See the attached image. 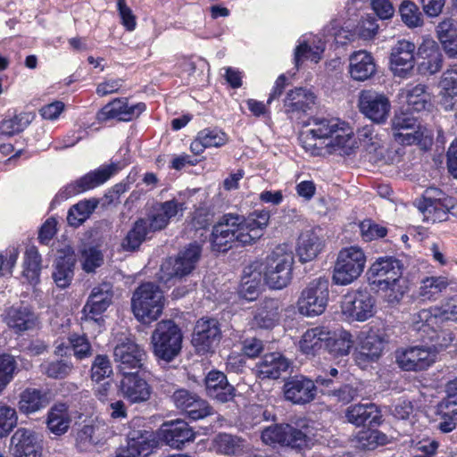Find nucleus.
<instances>
[{"instance_id":"bf43d9fd","label":"nucleus","mask_w":457,"mask_h":457,"mask_svg":"<svg viewBox=\"0 0 457 457\" xmlns=\"http://www.w3.org/2000/svg\"><path fill=\"white\" fill-rule=\"evenodd\" d=\"M387 443V436L375 429L361 430L357 434L354 439L355 447L361 450H373Z\"/></svg>"},{"instance_id":"423d86ee","label":"nucleus","mask_w":457,"mask_h":457,"mask_svg":"<svg viewBox=\"0 0 457 457\" xmlns=\"http://www.w3.org/2000/svg\"><path fill=\"white\" fill-rule=\"evenodd\" d=\"M366 256L362 249L353 245L340 250L333 271V281L337 285H349L362 273Z\"/></svg>"},{"instance_id":"cd10ccee","label":"nucleus","mask_w":457,"mask_h":457,"mask_svg":"<svg viewBox=\"0 0 457 457\" xmlns=\"http://www.w3.org/2000/svg\"><path fill=\"white\" fill-rule=\"evenodd\" d=\"M112 291L110 284H102L95 287L83 308L86 319L97 320L100 316L111 305Z\"/></svg>"},{"instance_id":"864d4df0","label":"nucleus","mask_w":457,"mask_h":457,"mask_svg":"<svg viewBox=\"0 0 457 457\" xmlns=\"http://www.w3.org/2000/svg\"><path fill=\"white\" fill-rule=\"evenodd\" d=\"M440 421L437 428L443 433L452 432L457 427V403L444 398L438 404Z\"/></svg>"},{"instance_id":"bb28decb","label":"nucleus","mask_w":457,"mask_h":457,"mask_svg":"<svg viewBox=\"0 0 457 457\" xmlns=\"http://www.w3.org/2000/svg\"><path fill=\"white\" fill-rule=\"evenodd\" d=\"M237 214L228 213L223 215L220 221L213 226L212 232V242L215 249L226 251L230 248L233 243H236L235 226Z\"/></svg>"},{"instance_id":"0e129e2a","label":"nucleus","mask_w":457,"mask_h":457,"mask_svg":"<svg viewBox=\"0 0 457 457\" xmlns=\"http://www.w3.org/2000/svg\"><path fill=\"white\" fill-rule=\"evenodd\" d=\"M73 370V364L68 360L46 361L40 364V370L47 377L62 379Z\"/></svg>"},{"instance_id":"6ab92c4d","label":"nucleus","mask_w":457,"mask_h":457,"mask_svg":"<svg viewBox=\"0 0 457 457\" xmlns=\"http://www.w3.org/2000/svg\"><path fill=\"white\" fill-rule=\"evenodd\" d=\"M357 135L361 145L369 156L370 162H386L388 147L385 135L378 134L372 126H365L360 129Z\"/></svg>"},{"instance_id":"09e8293b","label":"nucleus","mask_w":457,"mask_h":457,"mask_svg":"<svg viewBox=\"0 0 457 457\" xmlns=\"http://www.w3.org/2000/svg\"><path fill=\"white\" fill-rule=\"evenodd\" d=\"M440 104L445 111H452L454 106L453 99L457 96V68L446 70L439 81Z\"/></svg>"},{"instance_id":"9d476101","label":"nucleus","mask_w":457,"mask_h":457,"mask_svg":"<svg viewBox=\"0 0 457 457\" xmlns=\"http://www.w3.org/2000/svg\"><path fill=\"white\" fill-rule=\"evenodd\" d=\"M270 218L267 210L254 211L247 217L237 215L235 226L236 243L248 245L256 242L262 236L263 229L268 226Z\"/></svg>"},{"instance_id":"69168bd1","label":"nucleus","mask_w":457,"mask_h":457,"mask_svg":"<svg viewBox=\"0 0 457 457\" xmlns=\"http://www.w3.org/2000/svg\"><path fill=\"white\" fill-rule=\"evenodd\" d=\"M402 21L409 28L420 27L423 24L422 14L412 2L403 1L399 8Z\"/></svg>"},{"instance_id":"f03ea898","label":"nucleus","mask_w":457,"mask_h":457,"mask_svg":"<svg viewBox=\"0 0 457 457\" xmlns=\"http://www.w3.org/2000/svg\"><path fill=\"white\" fill-rule=\"evenodd\" d=\"M295 256L288 245L276 246L260 265L264 283L271 289H283L287 287L293 275Z\"/></svg>"},{"instance_id":"6e6d98bb","label":"nucleus","mask_w":457,"mask_h":457,"mask_svg":"<svg viewBox=\"0 0 457 457\" xmlns=\"http://www.w3.org/2000/svg\"><path fill=\"white\" fill-rule=\"evenodd\" d=\"M98 204V200L91 198L79 201L72 205L67 216L69 224L73 227L81 225L93 213Z\"/></svg>"},{"instance_id":"39448f33","label":"nucleus","mask_w":457,"mask_h":457,"mask_svg":"<svg viewBox=\"0 0 457 457\" xmlns=\"http://www.w3.org/2000/svg\"><path fill=\"white\" fill-rule=\"evenodd\" d=\"M202 253L201 245L195 242L181 250L176 258H169L161 265L158 278L168 284L173 279L190 274L195 268Z\"/></svg>"},{"instance_id":"b1692460","label":"nucleus","mask_w":457,"mask_h":457,"mask_svg":"<svg viewBox=\"0 0 457 457\" xmlns=\"http://www.w3.org/2000/svg\"><path fill=\"white\" fill-rule=\"evenodd\" d=\"M122 396L131 403H140L149 400L152 389L149 384L137 372L123 374L120 382Z\"/></svg>"},{"instance_id":"a878e982","label":"nucleus","mask_w":457,"mask_h":457,"mask_svg":"<svg viewBox=\"0 0 457 457\" xmlns=\"http://www.w3.org/2000/svg\"><path fill=\"white\" fill-rule=\"evenodd\" d=\"M76 258L74 251L69 245L57 250V257L54 263L53 278L56 286L61 288L68 287L73 278V266Z\"/></svg>"},{"instance_id":"8fccbe9b","label":"nucleus","mask_w":457,"mask_h":457,"mask_svg":"<svg viewBox=\"0 0 457 457\" xmlns=\"http://www.w3.org/2000/svg\"><path fill=\"white\" fill-rule=\"evenodd\" d=\"M375 285L381 297L390 304L398 303L406 292V286L402 277L396 279L376 281Z\"/></svg>"},{"instance_id":"603ef678","label":"nucleus","mask_w":457,"mask_h":457,"mask_svg":"<svg viewBox=\"0 0 457 457\" xmlns=\"http://www.w3.org/2000/svg\"><path fill=\"white\" fill-rule=\"evenodd\" d=\"M449 285L446 277H427L420 281L418 295L422 301H435Z\"/></svg>"},{"instance_id":"e433bc0d","label":"nucleus","mask_w":457,"mask_h":457,"mask_svg":"<svg viewBox=\"0 0 457 457\" xmlns=\"http://www.w3.org/2000/svg\"><path fill=\"white\" fill-rule=\"evenodd\" d=\"M345 417L350 423L355 426L377 425L380 422L381 414L374 403H359L349 406L346 409Z\"/></svg>"},{"instance_id":"c03bdc74","label":"nucleus","mask_w":457,"mask_h":457,"mask_svg":"<svg viewBox=\"0 0 457 457\" xmlns=\"http://www.w3.org/2000/svg\"><path fill=\"white\" fill-rule=\"evenodd\" d=\"M383 338L375 334L370 333L361 341L359 350L355 353V361L359 365L366 361H377L384 349Z\"/></svg>"},{"instance_id":"49530a36","label":"nucleus","mask_w":457,"mask_h":457,"mask_svg":"<svg viewBox=\"0 0 457 457\" xmlns=\"http://www.w3.org/2000/svg\"><path fill=\"white\" fill-rule=\"evenodd\" d=\"M158 434L152 430L133 429L128 435V443L133 453L144 456H147L158 445Z\"/></svg>"},{"instance_id":"2eb2a0df","label":"nucleus","mask_w":457,"mask_h":457,"mask_svg":"<svg viewBox=\"0 0 457 457\" xmlns=\"http://www.w3.org/2000/svg\"><path fill=\"white\" fill-rule=\"evenodd\" d=\"M185 209V204L175 198L156 203L145 220L151 231H159L165 228L176 217H182Z\"/></svg>"},{"instance_id":"7ed1b4c3","label":"nucleus","mask_w":457,"mask_h":457,"mask_svg":"<svg viewBox=\"0 0 457 457\" xmlns=\"http://www.w3.org/2000/svg\"><path fill=\"white\" fill-rule=\"evenodd\" d=\"M163 292L154 283L141 284L131 298V310L135 318L144 324L158 320L164 307Z\"/></svg>"},{"instance_id":"052dcab7","label":"nucleus","mask_w":457,"mask_h":457,"mask_svg":"<svg viewBox=\"0 0 457 457\" xmlns=\"http://www.w3.org/2000/svg\"><path fill=\"white\" fill-rule=\"evenodd\" d=\"M41 256L36 246H28L24 255L23 276L29 283H37L39 278Z\"/></svg>"},{"instance_id":"774afa93","label":"nucleus","mask_w":457,"mask_h":457,"mask_svg":"<svg viewBox=\"0 0 457 457\" xmlns=\"http://www.w3.org/2000/svg\"><path fill=\"white\" fill-rule=\"evenodd\" d=\"M17 413L15 409L8 405H0V438L4 437L17 425Z\"/></svg>"},{"instance_id":"c85d7f7f","label":"nucleus","mask_w":457,"mask_h":457,"mask_svg":"<svg viewBox=\"0 0 457 457\" xmlns=\"http://www.w3.org/2000/svg\"><path fill=\"white\" fill-rule=\"evenodd\" d=\"M145 109L144 104L129 105L126 98H117L102 108L98 113V119H117L121 121H129L137 117Z\"/></svg>"},{"instance_id":"a18cd8bd","label":"nucleus","mask_w":457,"mask_h":457,"mask_svg":"<svg viewBox=\"0 0 457 457\" xmlns=\"http://www.w3.org/2000/svg\"><path fill=\"white\" fill-rule=\"evenodd\" d=\"M212 449L220 454L237 455L247 450V445L243 438L237 436L220 433L213 437Z\"/></svg>"},{"instance_id":"4468645a","label":"nucleus","mask_w":457,"mask_h":457,"mask_svg":"<svg viewBox=\"0 0 457 457\" xmlns=\"http://www.w3.org/2000/svg\"><path fill=\"white\" fill-rule=\"evenodd\" d=\"M119 170L117 163L102 165L98 169L92 170L76 181L67 185L62 194L66 197H71L77 194L93 189L106 182Z\"/></svg>"},{"instance_id":"c9c22d12","label":"nucleus","mask_w":457,"mask_h":457,"mask_svg":"<svg viewBox=\"0 0 457 457\" xmlns=\"http://www.w3.org/2000/svg\"><path fill=\"white\" fill-rule=\"evenodd\" d=\"M48 403L46 392L34 387H27L19 395L17 407L21 413L30 415L45 409Z\"/></svg>"},{"instance_id":"37998d69","label":"nucleus","mask_w":457,"mask_h":457,"mask_svg":"<svg viewBox=\"0 0 457 457\" xmlns=\"http://www.w3.org/2000/svg\"><path fill=\"white\" fill-rule=\"evenodd\" d=\"M109 435L108 426L103 421H96L83 426L77 434V443L79 447L86 449L89 445L103 444Z\"/></svg>"},{"instance_id":"20e7f679","label":"nucleus","mask_w":457,"mask_h":457,"mask_svg":"<svg viewBox=\"0 0 457 457\" xmlns=\"http://www.w3.org/2000/svg\"><path fill=\"white\" fill-rule=\"evenodd\" d=\"M418 208L423 220L428 222L446 220L449 213L457 216V201L435 187H428L424 191Z\"/></svg>"},{"instance_id":"4d7b16f0","label":"nucleus","mask_w":457,"mask_h":457,"mask_svg":"<svg viewBox=\"0 0 457 457\" xmlns=\"http://www.w3.org/2000/svg\"><path fill=\"white\" fill-rule=\"evenodd\" d=\"M262 286L261 272L252 270V267L244 270L240 286V295L247 301L256 299Z\"/></svg>"},{"instance_id":"ddd939ff","label":"nucleus","mask_w":457,"mask_h":457,"mask_svg":"<svg viewBox=\"0 0 457 457\" xmlns=\"http://www.w3.org/2000/svg\"><path fill=\"white\" fill-rule=\"evenodd\" d=\"M435 359V351L427 346H411L399 349L395 353L398 366L407 371L426 370L431 366Z\"/></svg>"},{"instance_id":"a19ab883","label":"nucleus","mask_w":457,"mask_h":457,"mask_svg":"<svg viewBox=\"0 0 457 457\" xmlns=\"http://www.w3.org/2000/svg\"><path fill=\"white\" fill-rule=\"evenodd\" d=\"M228 141V135L218 129H204L197 133L195 139L190 145V150L195 154H201L205 148L220 147Z\"/></svg>"},{"instance_id":"4c0bfd02","label":"nucleus","mask_w":457,"mask_h":457,"mask_svg":"<svg viewBox=\"0 0 457 457\" xmlns=\"http://www.w3.org/2000/svg\"><path fill=\"white\" fill-rule=\"evenodd\" d=\"M436 34L445 54L457 58V21L445 18L436 27Z\"/></svg>"},{"instance_id":"473e14b6","label":"nucleus","mask_w":457,"mask_h":457,"mask_svg":"<svg viewBox=\"0 0 457 457\" xmlns=\"http://www.w3.org/2000/svg\"><path fill=\"white\" fill-rule=\"evenodd\" d=\"M289 368V361L279 353L264 355L255 365L259 378L277 379Z\"/></svg>"},{"instance_id":"dca6fc26","label":"nucleus","mask_w":457,"mask_h":457,"mask_svg":"<svg viewBox=\"0 0 457 457\" xmlns=\"http://www.w3.org/2000/svg\"><path fill=\"white\" fill-rule=\"evenodd\" d=\"M114 361L122 374L131 373L129 370L140 369L145 359V351L130 339L118 344L113 350Z\"/></svg>"},{"instance_id":"79ce46f5","label":"nucleus","mask_w":457,"mask_h":457,"mask_svg":"<svg viewBox=\"0 0 457 457\" xmlns=\"http://www.w3.org/2000/svg\"><path fill=\"white\" fill-rule=\"evenodd\" d=\"M326 337L325 347L334 357L348 355L354 344L352 334L345 329L328 330Z\"/></svg>"},{"instance_id":"393cba45","label":"nucleus","mask_w":457,"mask_h":457,"mask_svg":"<svg viewBox=\"0 0 457 457\" xmlns=\"http://www.w3.org/2000/svg\"><path fill=\"white\" fill-rule=\"evenodd\" d=\"M418 71L421 75H433L443 66V55L437 44L432 39H427L418 48Z\"/></svg>"},{"instance_id":"58836bf2","label":"nucleus","mask_w":457,"mask_h":457,"mask_svg":"<svg viewBox=\"0 0 457 457\" xmlns=\"http://www.w3.org/2000/svg\"><path fill=\"white\" fill-rule=\"evenodd\" d=\"M349 61V72L354 80H366L375 73L376 65L373 57L367 51L354 52L351 54Z\"/></svg>"},{"instance_id":"c756f323","label":"nucleus","mask_w":457,"mask_h":457,"mask_svg":"<svg viewBox=\"0 0 457 457\" xmlns=\"http://www.w3.org/2000/svg\"><path fill=\"white\" fill-rule=\"evenodd\" d=\"M324 241L315 228L303 230L297 238L296 254L303 263L312 262L322 251Z\"/></svg>"},{"instance_id":"338daca9","label":"nucleus","mask_w":457,"mask_h":457,"mask_svg":"<svg viewBox=\"0 0 457 457\" xmlns=\"http://www.w3.org/2000/svg\"><path fill=\"white\" fill-rule=\"evenodd\" d=\"M17 363L13 356L10 354H0V394L12 380Z\"/></svg>"},{"instance_id":"1a4fd4ad","label":"nucleus","mask_w":457,"mask_h":457,"mask_svg":"<svg viewBox=\"0 0 457 457\" xmlns=\"http://www.w3.org/2000/svg\"><path fill=\"white\" fill-rule=\"evenodd\" d=\"M262 440L266 445H280L299 450L312 444V438L305 432L289 424L266 428L262 433Z\"/></svg>"},{"instance_id":"de8ad7c7","label":"nucleus","mask_w":457,"mask_h":457,"mask_svg":"<svg viewBox=\"0 0 457 457\" xmlns=\"http://www.w3.org/2000/svg\"><path fill=\"white\" fill-rule=\"evenodd\" d=\"M36 320V315L27 305L11 307L6 315L8 326L18 332L32 328Z\"/></svg>"},{"instance_id":"5fc2aeb1","label":"nucleus","mask_w":457,"mask_h":457,"mask_svg":"<svg viewBox=\"0 0 457 457\" xmlns=\"http://www.w3.org/2000/svg\"><path fill=\"white\" fill-rule=\"evenodd\" d=\"M439 322L437 313H435V307L422 309L411 317V326L413 330L422 332V337H428L436 325Z\"/></svg>"},{"instance_id":"4be33fe9","label":"nucleus","mask_w":457,"mask_h":457,"mask_svg":"<svg viewBox=\"0 0 457 457\" xmlns=\"http://www.w3.org/2000/svg\"><path fill=\"white\" fill-rule=\"evenodd\" d=\"M315 104L314 94L307 88L296 87L287 93L284 110L292 120H298Z\"/></svg>"},{"instance_id":"7c9ffc66","label":"nucleus","mask_w":457,"mask_h":457,"mask_svg":"<svg viewBox=\"0 0 457 457\" xmlns=\"http://www.w3.org/2000/svg\"><path fill=\"white\" fill-rule=\"evenodd\" d=\"M398 99L403 106H406V112H420L425 110L430 96L427 92V87L419 83L416 85L408 84L401 88L398 93Z\"/></svg>"},{"instance_id":"0eeeda50","label":"nucleus","mask_w":457,"mask_h":457,"mask_svg":"<svg viewBox=\"0 0 457 457\" xmlns=\"http://www.w3.org/2000/svg\"><path fill=\"white\" fill-rule=\"evenodd\" d=\"M151 339L154 354L166 361H172L181 350L182 334L172 320L160 321Z\"/></svg>"},{"instance_id":"2f4dec72","label":"nucleus","mask_w":457,"mask_h":457,"mask_svg":"<svg viewBox=\"0 0 457 457\" xmlns=\"http://www.w3.org/2000/svg\"><path fill=\"white\" fill-rule=\"evenodd\" d=\"M205 390L210 397L220 403L229 402L235 396V388L228 382L226 375L217 370L207 374Z\"/></svg>"},{"instance_id":"aec40b11","label":"nucleus","mask_w":457,"mask_h":457,"mask_svg":"<svg viewBox=\"0 0 457 457\" xmlns=\"http://www.w3.org/2000/svg\"><path fill=\"white\" fill-rule=\"evenodd\" d=\"M11 451L14 457H41L38 435L31 429L18 428L11 437Z\"/></svg>"},{"instance_id":"ea45409f","label":"nucleus","mask_w":457,"mask_h":457,"mask_svg":"<svg viewBox=\"0 0 457 457\" xmlns=\"http://www.w3.org/2000/svg\"><path fill=\"white\" fill-rule=\"evenodd\" d=\"M71 423L69 407L65 403H55L48 411L46 416V428L55 435H64Z\"/></svg>"},{"instance_id":"f3484780","label":"nucleus","mask_w":457,"mask_h":457,"mask_svg":"<svg viewBox=\"0 0 457 457\" xmlns=\"http://www.w3.org/2000/svg\"><path fill=\"white\" fill-rule=\"evenodd\" d=\"M415 45L408 40H400L392 48L390 64L393 73L400 78H408L414 68Z\"/></svg>"},{"instance_id":"6e6552de","label":"nucleus","mask_w":457,"mask_h":457,"mask_svg":"<svg viewBox=\"0 0 457 457\" xmlns=\"http://www.w3.org/2000/svg\"><path fill=\"white\" fill-rule=\"evenodd\" d=\"M328 281L318 278L311 281L302 291L297 301V310L306 317H315L322 314L328 305L329 290Z\"/></svg>"},{"instance_id":"9b49d317","label":"nucleus","mask_w":457,"mask_h":457,"mask_svg":"<svg viewBox=\"0 0 457 457\" xmlns=\"http://www.w3.org/2000/svg\"><path fill=\"white\" fill-rule=\"evenodd\" d=\"M358 107L360 112L372 122L384 124L391 112V102L384 93L366 89L359 94Z\"/></svg>"},{"instance_id":"680f3d73","label":"nucleus","mask_w":457,"mask_h":457,"mask_svg":"<svg viewBox=\"0 0 457 457\" xmlns=\"http://www.w3.org/2000/svg\"><path fill=\"white\" fill-rule=\"evenodd\" d=\"M151 231L147 226V221L141 219L134 224L133 228L128 232L126 237L121 243L124 250L134 251L145 240L147 233Z\"/></svg>"},{"instance_id":"f8f14e48","label":"nucleus","mask_w":457,"mask_h":457,"mask_svg":"<svg viewBox=\"0 0 457 457\" xmlns=\"http://www.w3.org/2000/svg\"><path fill=\"white\" fill-rule=\"evenodd\" d=\"M342 313L346 319L365 321L375 313L376 300L367 290H357L344 296Z\"/></svg>"},{"instance_id":"72a5a7b5","label":"nucleus","mask_w":457,"mask_h":457,"mask_svg":"<svg viewBox=\"0 0 457 457\" xmlns=\"http://www.w3.org/2000/svg\"><path fill=\"white\" fill-rule=\"evenodd\" d=\"M281 304L278 299H266L257 307L252 326L259 328H272L280 318Z\"/></svg>"},{"instance_id":"e2e57ef3","label":"nucleus","mask_w":457,"mask_h":457,"mask_svg":"<svg viewBox=\"0 0 457 457\" xmlns=\"http://www.w3.org/2000/svg\"><path fill=\"white\" fill-rule=\"evenodd\" d=\"M29 113L21 112L12 118L5 119L0 122V135L12 137L23 131L30 123Z\"/></svg>"},{"instance_id":"13d9d810","label":"nucleus","mask_w":457,"mask_h":457,"mask_svg":"<svg viewBox=\"0 0 457 457\" xmlns=\"http://www.w3.org/2000/svg\"><path fill=\"white\" fill-rule=\"evenodd\" d=\"M325 50V42L319 39L317 43L312 45L303 41L300 43L295 51V63L298 67L305 60H311L317 63L321 59V54Z\"/></svg>"},{"instance_id":"a211bd4d","label":"nucleus","mask_w":457,"mask_h":457,"mask_svg":"<svg viewBox=\"0 0 457 457\" xmlns=\"http://www.w3.org/2000/svg\"><path fill=\"white\" fill-rule=\"evenodd\" d=\"M220 338V329L215 319H201L197 321L192 344L199 353H205L216 346Z\"/></svg>"},{"instance_id":"f704fd0d","label":"nucleus","mask_w":457,"mask_h":457,"mask_svg":"<svg viewBox=\"0 0 457 457\" xmlns=\"http://www.w3.org/2000/svg\"><path fill=\"white\" fill-rule=\"evenodd\" d=\"M372 284L376 281L396 279L402 277L400 262L394 257H380L377 259L368 270Z\"/></svg>"},{"instance_id":"5701e85b","label":"nucleus","mask_w":457,"mask_h":457,"mask_svg":"<svg viewBox=\"0 0 457 457\" xmlns=\"http://www.w3.org/2000/svg\"><path fill=\"white\" fill-rule=\"evenodd\" d=\"M158 438L172 448L181 449L195 439V433L187 422L177 420L164 423L158 431Z\"/></svg>"},{"instance_id":"412c9836","label":"nucleus","mask_w":457,"mask_h":457,"mask_svg":"<svg viewBox=\"0 0 457 457\" xmlns=\"http://www.w3.org/2000/svg\"><path fill=\"white\" fill-rule=\"evenodd\" d=\"M283 389L286 400L295 404H305L312 402L317 392L314 382L303 376L289 378L284 384Z\"/></svg>"},{"instance_id":"3c124183","label":"nucleus","mask_w":457,"mask_h":457,"mask_svg":"<svg viewBox=\"0 0 457 457\" xmlns=\"http://www.w3.org/2000/svg\"><path fill=\"white\" fill-rule=\"evenodd\" d=\"M328 330L322 327H315L306 330L299 342L300 350L307 355H314L325 345Z\"/></svg>"},{"instance_id":"f257e3e1","label":"nucleus","mask_w":457,"mask_h":457,"mask_svg":"<svg viewBox=\"0 0 457 457\" xmlns=\"http://www.w3.org/2000/svg\"><path fill=\"white\" fill-rule=\"evenodd\" d=\"M303 126L310 128L301 133L300 141L303 148L312 155L321 154L320 147L317 146V139L330 138L327 144L329 153L343 150L344 154H348L349 150L353 147V130L345 121L312 117Z\"/></svg>"}]
</instances>
